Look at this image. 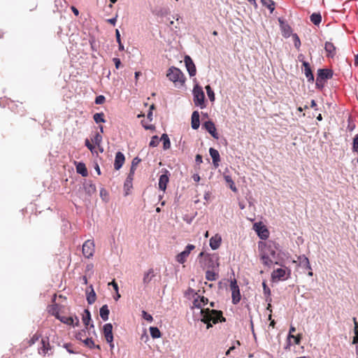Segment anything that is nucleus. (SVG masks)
I'll use <instances>...</instances> for the list:
<instances>
[{"label":"nucleus","instance_id":"nucleus-1","mask_svg":"<svg viewBox=\"0 0 358 358\" xmlns=\"http://www.w3.org/2000/svg\"><path fill=\"white\" fill-rule=\"evenodd\" d=\"M259 248L260 249V257L262 264L267 266H271L276 256L277 248L275 243L273 241L260 242L259 243Z\"/></svg>","mask_w":358,"mask_h":358},{"label":"nucleus","instance_id":"nucleus-2","mask_svg":"<svg viewBox=\"0 0 358 358\" xmlns=\"http://www.w3.org/2000/svg\"><path fill=\"white\" fill-rule=\"evenodd\" d=\"M201 322L207 324V329L212 327V324L220 322H225L221 310H210L209 308L201 310Z\"/></svg>","mask_w":358,"mask_h":358},{"label":"nucleus","instance_id":"nucleus-3","mask_svg":"<svg viewBox=\"0 0 358 358\" xmlns=\"http://www.w3.org/2000/svg\"><path fill=\"white\" fill-rule=\"evenodd\" d=\"M198 259L200 266L203 269L215 270L219 267V257L215 254L210 255L201 252L199 255Z\"/></svg>","mask_w":358,"mask_h":358},{"label":"nucleus","instance_id":"nucleus-4","mask_svg":"<svg viewBox=\"0 0 358 358\" xmlns=\"http://www.w3.org/2000/svg\"><path fill=\"white\" fill-rule=\"evenodd\" d=\"M166 76L169 80L174 83L176 85H182L185 81V78L182 72L179 69L174 66H171L169 69Z\"/></svg>","mask_w":358,"mask_h":358},{"label":"nucleus","instance_id":"nucleus-5","mask_svg":"<svg viewBox=\"0 0 358 358\" xmlns=\"http://www.w3.org/2000/svg\"><path fill=\"white\" fill-rule=\"evenodd\" d=\"M193 95L194 104L196 106H199L201 108H205V94L201 86L196 85L194 87Z\"/></svg>","mask_w":358,"mask_h":358},{"label":"nucleus","instance_id":"nucleus-6","mask_svg":"<svg viewBox=\"0 0 358 358\" xmlns=\"http://www.w3.org/2000/svg\"><path fill=\"white\" fill-rule=\"evenodd\" d=\"M290 270L286 268H277L271 273V278L273 281L285 280L289 277Z\"/></svg>","mask_w":358,"mask_h":358},{"label":"nucleus","instance_id":"nucleus-7","mask_svg":"<svg viewBox=\"0 0 358 358\" xmlns=\"http://www.w3.org/2000/svg\"><path fill=\"white\" fill-rule=\"evenodd\" d=\"M94 241L89 239L87 240L83 245V255L85 257L90 259L91 258L94 253Z\"/></svg>","mask_w":358,"mask_h":358},{"label":"nucleus","instance_id":"nucleus-8","mask_svg":"<svg viewBox=\"0 0 358 358\" xmlns=\"http://www.w3.org/2000/svg\"><path fill=\"white\" fill-rule=\"evenodd\" d=\"M103 333L107 343H108L110 348H113L114 347L113 325L110 323L104 324L103 327Z\"/></svg>","mask_w":358,"mask_h":358},{"label":"nucleus","instance_id":"nucleus-9","mask_svg":"<svg viewBox=\"0 0 358 358\" xmlns=\"http://www.w3.org/2000/svg\"><path fill=\"white\" fill-rule=\"evenodd\" d=\"M53 315L56 317L57 319H58L59 321L64 324L76 327H78L79 325V319L76 316H75L74 320L73 317L62 316L59 314L58 312L53 313Z\"/></svg>","mask_w":358,"mask_h":358},{"label":"nucleus","instance_id":"nucleus-10","mask_svg":"<svg viewBox=\"0 0 358 358\" xmlns=\"http://www.w3.org/2000/svg\"><path fill=\"white\" fill-rule=\"evenodd\" d=\"M195 248V246L192 244H188L185 249L179 253L176 256V261L180 264H183L187 261V258L189 255L191 251H192Z\"/></svg>","mask_w":358,"mask_h":358},{"label":"nucleus","instance_id":"nucleus-11","mask_svg":"<svg viewBox=\"0 0 358 358\" xmlns=\"http://www.w3.org/2000/svg\"><path fill=\"white\" fill-rule=\"evenodd\" d=\"M230 289L231 291L232 301L234 304H236L241 300V293L236 280L231 282Z\"/></svg>","mask_w":358,"mask_h":358},{"label":"nucleus","instance_id":"nucleus-12","mask_svg":"<svg viewBox=\"0 0 358 358\" xmlns=\"http://www.w3.org/2000/svg\"><path fill=\"white\" fill-rule=\"evenodd\" d=\"M254 229L261 239L266 240L269 236V231L262 223H255Z\"/></svg>","mask_w":358,"mask_h":358},{"label":"nucleus","instance_id":"nucleus-13","mask_svg":"<svg viewBox=\"0 0 358 358\" xmlns=\"http://www.w3.org/2000/svg\"><path fill=\"white\" fill-rule=\"evenodd\" d=\"M184 62L185 63V66H186L187 70L189 76H195L196 69V66H195L192 59H191V57L188 55H186L185 57Z\"/></svg>","mask_w":358,"mask_h":358},{"label":"nucleus","instance_id":"nucleus-14","mask_svg":"<svg viewBox=\"0 0 358 358\" xmlns=\"http://www.w3.org/2000/svg\"><path fill=\"white\" fill-rule=\"evenodd\" d=\"M317 77L319 78V80L326 81L333 77V71L328 69H320L317 71Z\"/></svg>","mask_w":358,"mask_h":358},{"label":"nucleus","instance_id":"nucleus-15","mask_svg":"<svg viewBox=\"0 0 358 358\" xmlns=\"http://www.w3.org/2000/svg\"><path fill=\"white\" fill-rule=\"evenodd\" d=\"M203 127L209 132V134H211L213 138L216 139L219 138V136L217 133V129L213 122L210 120L207 121L203 124Z\"/></svg>","mask_w":358,"mask_h":358},{"label":"nucleus","instance_id":"nucleus-16","mask_svg":"<svg viewBox=\"0 0 358 358\" xmlns=\"http://www.w3.org/2000/svg\"><path fill=\"white\" fill-rule=\"evenodd\" d=\"M51 350L48 338H42L41 346L38 349V353L45 356Z\"/></svg>","mask_w":358,"mask_h":358},{"label":"nucleus","instance_id":"nucleus-17","mask_svg":"<svg viewBox=\"0 0 358 358\" xmlns=\"http://www.w3.org/2000/svg\"><path fill=\"white\" fill-rule=\"evenodd\" d=\"M125 162V157L123 153L117 152L115 155L114 168L115 170H119L124 164Z\"/></svg>","mask_w":358,"mask_h":358},{"label":"nucleus","instance_id":"nucleus-18","mask_svg":"<svg viewBox=\"0 0 358 358\" xmlns=\"http://www.w3.org/2000/svg\"><path fill=\"white\" fill-rule=\"evenodd\" d=\"M324 50L327 52V57L333 58L336 53L335 45L331 42H326L324 45Z\"/></svg>","mask_w":358,"mask_h":358},{"label":"nucleus","instance_id":"nucleus-19","mask_svg":"<svg viewBox=\"0 0 358 358\" xmlns=\"http://www.w3.org/2000/svg\"><path fill=\"white\" fill-rule=\"evenodd\" d=\"M209 153L212 157L213 165L215 168H217L219 166V162L220 161L219 152L215 148H210L209 149Z\"/></svg>","mask_w":358,"mask_h":358},{"label":"nucleus","instance_id":"nucleus-20","mask_svg":"<svg viewBox=\"0 0 358 358\" xmlns=\"http://www.w3.org/2000/svg\"><path fill=\"white\" fill-rule=\"evenodd\" d=\"M86 294L87 303L89 304L94 303L96 299V295L93 289L92 285H90L89 288L86 290Z\"/></svg>","mask_w":358,"mask_h":358},{"label":"nucleus","instance_id":"nucleus-21","mask_svg":"<svg viewBox=\"0 0 358 358\" xmlns=\"http://www.w3.org/2000/svg\"><path fill=\"white\" fill-rule=\"evenodd\" d=\"M303 71L306 75V78L309 82H313L314 80V76L313 74L312 70L310 69V64L307 62H303Z\"/></svg>","mask_w":358,"mask_h":358},{"label":"nucleus","instance_id":"nucleus-22","mask_svg":"<svg viewBox=\"0 0 358 358\" xmlns=\"http://www.w3.org/2000/svg\"><path fill=\"white\" fill-rule=\"evenodd\" d=\"M222 241V238L220 235L215 234V236H212L210 239V246L213 250H217Z\"/></svg>","mask_w":358,"mask_h":358},{"label":"nucleus","instance_id":"nucleus-23","mask_svg":"<svg viewBox=\"0 0 358 358\" xmlns=\"http://www.w3.org/2000/svg\"><path fill=\"white\" fill-rule=\"evenodd\" d=\"M299 266L305 269L311 270V266L309 259L304 255L298 257Z\"/></svg>","mask_w":358,"mask_h":358},{"label":"nucleus","instance_id":"nucleus-24","mask_svg":"<svg viewBox=\"0 0 358 358\" xmlns=\"http://www.w3.org/2000/svg\"><path fill=\"white\" fill-rule=\"evenodd\" d=\"M169 180V178L167 174H162L160 176L159 179V187L163 192L166 190Z\"/></svg>","mask_w":358,"mask_h":358},{"label":"nucleus","instance_id":"nucleus-25","mask_svg":"<svg viewBox=\"0 0 358 358\" xmlns=\"http://www.w3.org/2000/svg\"><path fill=\"white\" fill-rule=\"evenodd\" d=\"M192 127L194 129H197L200 125L199 113L198 111H194L192 115Z\"/></svg>","mask_w":358,"mask_h":358},{"label":"nucleus","instance_id":"nucleus-26","mask_svg":"<svg viewBox=\"0 0 358 358\" xmlns=\"http://www.w3.org/2000/svg\"><path fill=\"white\" fill-rule=\"evenodd\" d=\"M219 275L215 270L210 269L206 271V279L209 281H215L218 279Z\"/></svg>","mask_w":358,"mask_h":358},{"label":"nucleus","instance_id":"nucleus-27","mask_svg":"<svg viewBox=\"0 0 358 358\" xmlns=\"http://www.w3.org/2000/svg\"><path fill=\"white\" fill-rule=\"evenodd\" d=\"M76 164L77 173H80L83 177H86L88 175V172L85 164L83 162H78Z\"/></svg>","mask_w":358,"mask_h":358},{"label":"nucleus","instance_id":"nucleus-28","mask_svg":"<svg viewBox=\"0 0 358 358\" xmlns=\"http://www.w3.org/2000/svg\"><path fill=\"white\" fill-rule=\"evenodd\" d=\"M109 313L110 310L107 305H103L100 308V316L103 321H106L108 320Z\"/></svg>","mask_w":358,"mask_h":358},{"label":"nucleus","instance_id":"nucleus-29","mask_svg":"<svg viewBox=\"0 0 358 358\" xmlns=\"http://www.w3.org/2000/svg\"><path fill=\"white\" fill-rule=\"evenodd\" d=\"M155 276L154 275V270L152 268H150L148 271H146L143 276V283L144 284H148L152 278Z\"/></svg>","mask_w":358,"mask_h":358},{"label":"nucleus","instance_id":"nucleus-30","mask_svg":"<svg viewBox=\"0 0 358 358\" xmlns=\"http://www.w3.org/2000/svg\"><path fill=\"white\" fill-rule=\"evenodd\" d=\"M261 2L264 6L270 10L271 13H272L275 10V3L273 0H261Z\"/></svg>","mask_w":358,"mask_h":358},{"label":"nucleus","instance_id":"nucleus-31","mask_svg":"<svg viewBox=\"0 0 358 358\" xmlns=\"http://www.w3.org/2000/svg\"><path fill=\"white\" fill-rule=\"evenodd\" d=\"M262 287H263V291H264V294L265 295L266 301L268 302H271L272 299L271 298V289L267 286L266 282L265 281H264L262 282Z\"/></svg>","mask_w":358,"mask_h":358},{"label":"nucleus","instance_id":"nucleus-32","mask_svg":"<svg viewBox=\"0 0 358 358\" xmlns=\"http://www.w3.org/2000/svg\"><path fill=\"white\" fill-rule=\"evenodd\" d=\"M310 21L315 25H319L322 21V16L320 13H314L310 15Z\"/></svg>","mask_w":358,"mask_h":358},{"label":"nucleus","instance_id":"nucleus-33","mask_svg":"<svg viewBox=\"0 0 358 358\" xmlns=\"http://www.w3.org/2000/svg\"><path fill=\"white\" fill-rule=\"evenodd\" d=\"M141 162V159L138 157L133 159L131 162V166L130 169V175H134L135 171L136 169L137 166Z\"/></svg>","mask_w":358,"mask_h":358},{"label":"nucleus","instance_id":"nucleus-34","mask_svg":"<svg viewBox=\"0 0 358 358\" xmlns=\"http://www.w3.org/2000/svg\"><path fill=\"white\" fill-rule=\"evenodd\" d=\"M163 141V148L164 150H167L171 147L170 139L166 134H163L161 139Z\"/></svg>","mask_w":358,"mask_h":358},{"label":"nucleus","instance_id":"nucleus-35","mask_svg":"<svg viewBox=\"0 0 358 358\" xmlns=\"http://www.w3.org/2000/svg\"><path fill=\"white\" fill-rule=\"evenodd\" d=\"M150 333L152 338H159L162 336L159 329L155 327H150Z\"/></svg>","mask_w":358,"mask_h":358},{"label":"nucleus","instance_id":"nucleus-36","mask_svg":"<svg viewBox=\"0 0 358 358\" xmlns=\"http://www.w3.org/2000/svg\"><path fill=\"white\" fill-rule=\"evenodd\" d=\"M353 322L355 324V327H354L355 336L352 340V344H357L358 343V322L357 321V319L355 317H353Z\"/></svg>","mask_w":358,"mask_h":358},{"label":"nucleus","instance_id":"nucleus-37","mask_svg":"<svg viewBox=\"0 0 358 358\" xmlns=\"http://www.w3.org/2000/svg\"><path fill=\"white\" fill-rule=\"evenodd\" d=\"M84 313L85 314L83 315V322L85 325L86 328H87V326L89 325L90 322L91 320V314L87 309H85Z\"/></svg>","mask_w":358,"mask_h":358},{"label":"nucleus","instance_id":"nucleus-38","mask_svg":"<svg viewBox=\"0 0 358 358\" xmlns=\"http://www.w3.org/2000/svg\"><path fill=\"white\" fill-rule=\"evenodd\" d=\"M93 119L96 123L105 122L106 120L104 119V113H95L93 116Z\"/></svg>","mask_w":358,"mask_h":358},{"label":"nucleus","instance_id":"nucleus-39","mask_svg":"<svg viewBox=\"0 0 358 358\" xmlns=\"http://www.w3.org/2000/svg\"><path fill=\"white\" fill-rule=\"evenodd\" d=\"M83 342L85 343V345L86 346L89 347L90 348H96L98 349H100L99 345H94V343L92 338H85L83 340Z\"/></svg>","mask_w":358,"mask_h":358},{"label":"nucleus","instance_id":"nucleus-40","mask_svg":"<svg viewBox=\"0 0 358 358\" xmlns=\"http://www.w3.org/2000/svg\"><path fill=\"white\" fill-rule=\"evenodd\" d=\"M224 180L229 185L231 189L234 192H236L237 189L234 185V182L230 176H224Z\"/></svg>","mask_w":358,"mask_h":358},{"label":"nucleus","instance_id":"nucleus-41","mask_svg":"<svg viewBox=\"0 0 358 358\" xmlns=\"http://www.w3.org/2000/svg\"><path fill=\"white\" fill-rule=\"evenodd\" d=\"M206 90L207 95H208L210 101H215V94H214L213 90L210 87V85H206Z\"/></svg>","mask_w":358,"mask_h":358},{"label":"nucleus","instance_id":"nucleus-42","mask_svg":"<svg viewBox=\"0 0 358 358\" xmlns=\"http://www.w3.org/2000/svg\"><path fill=\"white\" fill-rule=\"evenodd\" d=\"M92 141L96 145L99 146L102 141V136L99 133H96Z\"/></svg>","mask_w":358,"mask_h":358},{"label":"nucleus","instance_id":"nucleus-43","mask_svg":"<svg viewBox=\"0 0 358 358\" xmlns=\"http://www.w3.org/2000/svg\"><path fill=\"white\" fill-rule=\"evenodd\" d=\"M115 36H116L117 42L118 43V45H119V50H123L124 45H122V43L121 42L120 34V31L118 29H116V31H115Z\"/></svg>","mask_w":358,"mask_h":358},{"label":"nucleus","instance_id":"nucleus-44","mask_svg":"<svg viewBox=\"0 0 358 358\" xmlns=\"http://www.w3.org/2000/svg\"><path fill=\"white\" fill-rule=\"evenodd\" d=\"M159 143V139L158 136H154L152 137V139L150 142V147H156L158 145Z\"/></svg>","mask_w":358,"mask_h":358},{"label":"nucleus","instance_id":"nucleus-45","mask_svg":"<svg viewBox=\"0 0 358 358\" xmlns=\"http://www.w3.org/2000/svg\"><path fill=\"white\" fill-rule=\"evenodd\" d=\"M133 179H134V175L131 176L130 173H129L126 180H125L124 187H131V183H132Z\"/></svg>","mask_w":358,"mask_h":358},{"label":"nucleus","instance_id":"nucleus-46","mask_svg":"<svg viewBox=\"0 0 358 358\" xmlns=\"http://www.w3.org/2000/svg\"><path fill=\"white\" fill-rule=\"evenodd\" d=\"M352 150L354 152H358V134L355 135L353 138Z\"/></svg>","mask_w":358,"mask_h":358},{"label":"nucleus","instance_id":"nucleus-47","mask_svg":"<svg viewBox=\"0 0 358 358\" xmlns=\"http://www.w3.org/2000/svg\"><path fill=\"white\" fill-rule=\"evenodd\" d=\"M142 316L143 317L148 321V322H152L153 320V317L151 315L148 314L146 311L145 310H143L142 311Z\"/></svg>","mask_w":358,"mask_h":358},{"label":"nucleus","instance_id":"nucleus-48","mask_svg":"<svg viewBox=\"0 0 358 358\" xmlns=\"http://www.w3.org/2000/svg\"><path fill=\"white\" fill-rule=\"evenodd\" d=\"M106 101V98L103 95H99L96 97L95 99V103L96 104H103Z\"/></svg>","mask_w":358,"mask_h":358},{"label":"nucleus","instance_id":"nucleus-49","mask_svg":"<svg viewBox=\"0 0 358 358\" xmlns=\"http://www.w3.org/2000/svg\"><path fill=\"white\" fill-rule=\"evenodd\" d=\"M85 334H86V331L85 330H82L81 331L78 332L76 334V338L78 340L83 341V340H84L83 338L85 336Z\"/></svg>","mask_w":358,"mask_h":358},{"label":"nucleus","instance_id":"nucleus-50","mask_svg":"<svg viewBox=\"0 0 358 358\" xmlns=\"http://www.w3.org/2000/svg\"><path fill=\"white\" fill-rule=\"evenodd\" d=\"M325 81H323L322 80H319V78L317 77L316 78V86L319 89L323 88L324 85Z\"/></svg>","mask_w":358,"mask_h":358},{"label":"nucleus","instance_id":"nucleus-51","mask_svg":"<svg viewBox=\"0 0 358 358\" xmlns=\"http://www.w3.org/2000/svg\"><path fill=\"white\" fill-rule=\"evenodd\" d=\"M289 337H292L294 338L295 344L299 345L301 342V334H298L297 336H294V335H289Z\"/></svg>","mask_w":358,"mask_h":358},{"label":"nucleus","instance_id":"nucleus-52","mask_svg":"<svg viewBox=\"0 0 358 358\" xmlns=\"http://www.w3.org/2000/svg\"><path fill=\"white\" fill-rule=\"evenodd\" d=\"M199 296L198 298L195 299L193 301V305L196 308H201L202 306L200 299H199Z\"/></svg>","mask_w":358,"mask_h":358},{"label":"nucleus","instance_id":"nucleus-53","mask_svg":"<svg viewBox=\"0 0 358 358\" xmlns=\"http://www.w3.org/2000/svg\"><path fill=\"white\" fill-rule=\"evenodd\" d=\"M141 123L143 127L147 130H151L155 129V127L152 124H146L144 120H143Z\"/></svg>","mask_w":358,"mask_h":358},{"label":"nucleus","instance_id":"nucleus-54","mask_svg":"<svg viewBox=\"0 0 358 358\" xmlns=\"http://www.w3.org/2000/svg\"><path fill=\"white\" fill-rule=\"evenodd\" d=\"M85 146L91 151L92 152L94 147L90 143V141L88 139H86L85 141Z\"/></svg>","mask_w":358,"mask_h":358},{"label":"nucleus","instance_id":"nucleus-55","mask_svg":"<svg viewBox=\"0 0 358 358\" xmlns=\"http://www.w3.org/2000/svg\"><path fill=\"white\" fill-rule=\"evenodd\" d=\"M154 108H155L154 104L151 105L150 107V111H149V113L147 115L148 119H149L150 121H152V110L154 109Z\"/></svg>","mask_w":358,"mask_h":358},{"label":"nucleus","instance_id":"nucleus-56","mask_svg":"<svg viewBox=\"0 0 358 358\" xmlns=\"http://www.w3.org/2000/svg\"><path fill=\"white\" fill-rule=\"evenodd\" d=\"M113 62H114V64L115 65V68L116 69H119L120 65H121L120 59L119 58L115 57V58L113 59Z\"/></svg>","mask_w":358,"mask_h":358},{"label":"nucleus","instance_id":"nucleus-57","mask_svg":"<svg viewBox=\"0 0 358 358\" xmlns=\"http://www.w3.org/2000/svg\"><path fill=\"white\" fill-rule=\"evenodd\" d=\"M108 285H111L113 286V289H115V291L116 292H117V291H118V285H117V282L115 281V280H113L111 282H109Z\"/></svg>","mask_w":358,"mask_h":358},{"label":"nucleus","instance_id":"nucleus-58","mask_svg":"<svg viewBox=\"0 0 358 358\" xmlns=\"http://www.w3.org/2000/svg\"><path fill=\"white\" fill-rule=\"evenodd\" d=\"M39 338V336L36 334H35L32 338L30 340V345L34 344L36 341H38Z\"/></svg>","mask_w":358,"mask_h":358},{"label":"nucleus","instance_id":"nucleus-59","mask_svg":"<svg viewBox=\"0 0 358 358\" xmlns=\"http://www.w3.org/2000/svg\"><path fill=\"white\" fill-rule=\"evenodd\" d=\"M116 21H117V17L107 20V22L112 25H115L116 23Z\"/></svg>","mask_w":358,"mask_h":358},{"label":"nucleus","instance_id":"nucleus-60","mask_svg":"<svg viewBox=\"0 0 358 358\" xmlns=\"http://www.w3.org/2000/svg\"><path fill=\"white\" fill-rule=\"evenodd\" d=\"M200 301L202 306H204L208 303V299L204 296L201 297Z\"/></svg>","mask_w":358,"mask_h":358},{"label":"nucleus","instance_id":"nucleus-61","mask_svg":"<svg viewBox=\"0 0 358 358\" xmlns=\"http://www.w3.org/2000/svg\"><path fill=\"white\" fill-rule=\"evenodd\" d=\"M250 4H252L255 8H257L258 5L256 0H247Z\"/></svg>","mask_w":358,"mask_h":358},{"label":"nucleus","instance_id":"nucleus-62","mask_svg":"<svg viewBox=\"0 0 358 358\" xmlns=\"http://www.w3.org/2000/svg\"><path fill=\"white\" fill-rule=\"evenodd\" d=\"M71 10L73 13L75 14V15L78 16L79 15V11L76 7L72 6Z\"/></svg>","mask_w":358,"mask_h":358},{"label":"nucleus","instance_id":"nucleus-63","mask_svg":"<svg viewBox=\"0 0 358 358\" xmlns=\"http://www.w3.org/2000/svg\"><path fill=\"white\" fill-rule=\"evenodd\" d=\"M310 107L314 108L315 110H317V108H316L317 107V103H316L315 100H312L311 101V102H310Z\"/></svg>","mask_w":358,"mask_h":358},{"label":"nucleus","instance_id":"nucleus-64","mask_svg":"<svg viewBox=\"0 0 358 358\" xmlns=\"http://www.w3.org/2000/svg\"><path fill=\"white\" fill-rule=\"evenodd\" d=\"M354 64H355V66H358V55H356L355 56Z\"/></svg>","mask_w":358,"mask_h":358}]
</instances>
